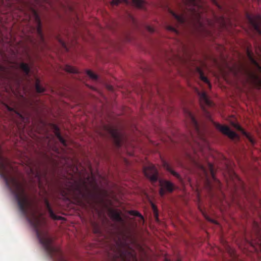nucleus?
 I'll list each match as a JSON object with an SVG mask.
<instances>
[{
  "instance_id": "nucleus-1",
  "label": "nucleus",
  "mask_w": 261,
  "mask_h": 261,
  "mask_svg": "<svg viewBox=\"0 0 261 261\" xmlns=\"http://www.w3.org/2000/svg\"><path fill=\"white\" fill-rule=\"evenodd\" d=\"M88 190L87 182L85 179H72L66 186V189L62 191V194L65 198L71 196L77 200H81L85 198L86 191Z\"/></svg>"
},
{
  "instance_id": "nucleus-2",
  "label": "nucleus",
  "mask_w": 261,
  "mask_h": 261,
  "mask_svg": "<svg viewBox=\"0 0 261 261\" xmlns=\"http://www.w3.org/2000/svg\"><path fill=\"white\" fill-rule=\"evenodd\" d=\"M110 261H137L135 251L125 241H118L114 249Z\"/></svg>"
},
{
  "instance_id": "nucleus-3",
  "label": "nucleus",
  "mask_w": 261,
  "mask_h": 261,
  "mask_svg": "<svg viewBox=\"0 0 261 261\" xmlns=\"http://www.w3.org/2000/svg\"><path fill=\"white\" fill-rule=\"evenodd\" d=\"M193 151L194 152L195 155L193 156L190 155L189 156V158L193 162V163L203 173L204 176L205 177L204 182L205 187L207 190L210 192H211L213 189V185L210 180L208 179L207 170L206 169L204 165L201 163L199 159V155L197 153L194 148Z\"/></svg>"
},
{
  "instance_id": "nucleus-4",
  "label": "nucleus",
  "mask_w": 261,
  "mask_h": 261,
  "mask_svg": "<svg viewBox=\"0 0 261 261\" xmlns=\"http://www.w3.org/2000/svg\"><path fill=\"white\" fill-rule=\"evenodd\" d=\"M169 12L172 15L176 22L174 25H168L166 27V29L170 31L173 32L176 34H178V32L176 29V27H177L179 25L183 24L186 20V18L184 14L180 13L178 12H174L171 9H169Z\"/></svg>"
},
{
  "instance_id": "nucleus-5",
  "label": "nucleus",
  "mask_w": 261,
  "mask_h": 261,
  "mask_svg": "<svg viewBox=\"0 0 261 261\" xmlns=\"http://www.w3.org/2000/svg\"><path fill=\"white\" fill-rule=\"evenodd\" d=\"M184 113L187 118L189 119V121H190V123L192 127H193L195 132V133L196 134L197 136L200 138H202V133L201 132V130L200 129L198 123L196 120V118H195L194 115L191 111L187 109L184 110Z\"/></svg>"
},
{
  "instance_id": "nucleus-6",
  "label": "nucleus",
  "mask_w": 261,
  "mask_h": 261,
  "mask_svg": "<svg viewBox=\"0 0 261 261\" xmlns=\"http://www.w3.org/2000/svg\"><path fill=\"white\" fill-rule=\"evenodd\" d=\"M160 195L163 197L167 192L171 193L174 189V185L170 181L161 179L159 180Z\"/></svg>"
},
{
  "instance_id": "nucleus-7",
  "label": "nucleus",
  "mask_w": 261,
  "mask_h": 261,
  "mask_svg": "<svg viewBox=\"0 0 261 261\" xmlns=\"http://www.w3.org/2000/svg\"><path fill=\"white\" fill-rule=\"evenodd\" d=\"M145 175L152 182H155L158 180V172L153 165H150L144 169Z\"/></svg>"
},
{
  "instance_id": "nucleus-8",
  "label": "nucleus",
  "mask_w": 261,
  "mask_h": 261,
  "mask_svg": "<svg viewBox=\"0 0 261 261\" xmlns=\"http://www.w3.org/2000/svg\"><path fill=\"white\" fill-rule=\"evenodd\" d=\"M214 125L217 129H219L224 135L227 136L230 139H239L238 135L234 132L232 131L228 126L222 125L217 122H214Z\"/></svg>"
},
{
  "instance_id": "nucleus-9",
  "label": "nucleus",
  "mask_w": 261,
  "mask_h": 261,
  "mask_svg": "<svg viewBox=\"0 0 261 261\" xmlns=\"http://www.w3.org/2000/svg\"><path fill=\"white\" fill-rule=\"evenodd\" d=\"M108 131L113 139L115 145L119 147L121 145V135L120 132L116 128L112 127L108 128Z\"/></svg>"
},
{
  "instance_id": "nucleus-10",
  "label": "nucleus",
  "mask_w": 261,
  "mask_h": 261,
  "mask_svg": "<svg viewBox=\"0 0 261 261\" xmlns=\"http://www.w3.org/2000/svg\"><path fill=\"white\" fill-rule=\"evenodd\" d=\"M248 76L251 84L257 88H261V79L256 73L253 72L247 71Z\"/></svg>"
},
{
  "instance_id": "nucleus-11",
  "label": "nucleus",
  "mask_w": 261,
  "mask_h": 261,
  "mask_svg": "<svg viewBox=\"0 0 261 261\" xmlns=\"http://www.w3.org/2000/svg\"><path fill=\"white\" fill-rule=\"evenodd\" d=\"M249 20L256 31L261 34V17L259 16L250 17Z\"/></svg>"
},
{
  "instance_id": "nucleus-12",
  "label": "nucleus",
  "mask_w": 261,
  "mask_h": 261,
  "mask_svg": "<svg viewBox=\"0 0 261 261\" xmlns=\"http://www.w3.org/2000/svg\"><path fill=\"white\" fill-rule=\"evenodd\" d=\"M44 204L50 218L55 220H62L63 219L62 217L57 216L54 213L48 199L46 198L44 199Z\"/></svg>"
},
{
  "instance_id": "nucleus-13",
  "label": "nucleus",
  "mask_w": 261,
  "mask_h": 261,
  "mask_svg": "<svg viewBox=\"0 0 261 261\" xmlns=\"http://www.w3.org/2000/svg\"><path fill=\"white\" fill-rule=\"evenodd\" d=\"M33 14H34V17L35 19V21L37 23V33L38 36H39V37L40 38V39L41 40H43V33L42 32V30H41L40 20L38 15H37L35 11H33Z\"/></svg>"
},
{
  "instance_id": "nucleus-14",
  "label": "nucleus",
  "mask_w": 261,
  "mask_h": 261,
  "mask_svg": "<svg viewBox=\"0 0 261 261\" xmlns=\"http://www.w3.org/2000/svg\"><path fill=\"white\" fill-rule=\"evenodd\" d=\"M235 127L239 130L242 132V133L247 138L248 141L250 142L252 146H253L255 143V140L251 137V136L246 132L243 128L239 125L236 124Z\"/></svg>"
},
{
  "instance_id": "nucleus-15",
  "label": "nucleus",
  "mask_w": 261,
  "mask_h": 261,
  "mask_svg": "<svg viewBox=\"0 0 261 261\" xmlns=\"http://www.w3.org/2000/svg\"><path fill=\"white\" fill-rule=\"evenodd\" d=\"M163 167L164 168L167 170L168 171H169L170 173H171L173 176L176 177L177 179H178L179 180H181V178L178 173L173 171L171 167H170V165L166 162H163Z\"/></svg>"
},
{
  "instance_id": "nucleus-16",
  "label": "nucleus",
  "mask_w": 261,
  "mask_h": 261,
  "mask_svg": "<svg viewBox=\"0 0 261 261\" xmlns=\"http://www.w3.org/2000/svg\"><path fill=\"white\" fill-rule=\"evenodd\" d=\"M55 134L61 143L64 146L66 147L67 146V142L65 139H64L61 135L60 132L59 128L57 126H55Z\"/></svg>"
},
{
  "instance_id": "nucleus-17",
  "label": "nucleus",
  "mask_w": 261,
  "mask_h": 261,
  "mask_svg": "<svg viewBox=\"0 0 261 261\" xmlns=\"http://www.w3.org/2000/svg\"><path fill=\"white\" fill-rule=\"evenodd\" d=\"M252 50H246L247 51V55L248 56L249 58L250 59L251 62L256 67V68L258 69V70L261 72V66L258 64V63L255 61V60L254 59L253 55V53L252 52Z\"/></svg>"
},
{
  "instance_id": "nucleus-18",
  "label": "nucleus",
  "mask_w": 261,
  "mask_h": 261,
  "mask_svg": "<svg viewBox=\"0 0 261 261\" xmlns=\"http://www.w3.org/2000/svg\"><path fill=\"white\" fill-rule=\"evenodd\" d=\"M198 95L199 96L200 100L201 102L204 103L206 105H208V106L211 105V101L208 99V97L205 92H198Z\"/></svg>"
},
{
  "instance_id": "nucleus-19",
  "label": "nucleus",
  "mask_w": 261,
  "mask_h": 261,
  "mask_svg": "<svg viewBox=\"0 0 261 261\" xmlns=\"http://www.w3.org/2000/svg\"><path fill=\"white\" fill-rule=\"evenodd\" d=\"M19 67L26 75H29L30 72V67L28 64L22 62L20 64Z\"/></svg>"
},
{
  "instance_id": "nucleus-20",
  "label": "nucleus",
  "mask_w": 261,
  "mask_h": 261,
  "mask_svg": "<svg viewBox=\"0 0 261 261\" xmlns=\"http://www.w3.org/2000/svg\"><path fill=\"white\" fill-rule=\"evenodd\" d=\"M35 88L37 93H43L45 91V89L40 84V81L38 78L36 79Z\"/></svg>"
},
{
  "instance_id": "nucleus-21",
  "label": "nucleus",
  "mask_w": 261,
  "mask_h": 261,
  "mask_svg": "<svg viewBox=\"0 0 261 261\" xmlns=\"http://www.w3.org/2000/svg\"><path fill=\"white\" fill-rule=\"evenodd\" d=\"M207 167H208V169L210 171V173L212 176V178L213 179V180L216 181V182H218V184H220V182L219 181H218L215 177V172H214V165L210 163V162H208L207 163Z\"/></svg>"
},
{
  "instance_id": "nucleus-22",
  "label": "nucleus",
  "mask_w": 261,
  "mask_h": 261,
  "mask_svg": "<svg viewBox=\"0 0 261 261\" xmlns=\"http://www.w3.org/2000/svg\"><path fill=\"white\" fill-rule=\"evenodd\" d=\"M134 6L138 8H143L146 4L144 0H132Z\"/></svg>"
},
{
  "instance_id": "nucleus-23",
  "label": "nucleus",
  "mask_w": 261,
  "mask_h": 261,
  "mask_svg": "<svg viewBox=\"0 0 261 261\" xmlns=\"http://www.w3.org/2000/svg\"><path fill=\"white\" fill-rule=\"evenodd\" d=\"M185 3L186 4H188L189 5H193V8H192V11L194 12V13L196 12L197 10L199 9V7L197 6V0H185Z\"/></svg>"
},
{
  "instance_id": "nucleus-24",
  "label": "nucleus",
  "mask_w": 261,
  "mask_h": 261,
  "mask_svg": "<svg viewBox=\"0 0 261 261\" xmlns=\"http://www.w3.org/2000/svg\"><path fill=\"white\" fill-rule=\"evenodd\" d=\"M3 106L6 108V109L10 113H14L16 115L19 117L21 119L23 120L24 117L19 113L17 112L13 108H12L5 103H2Z\"/></svg>"
},
{
  "instance_id": "nucleus-25",
  "label": "nucleus",
  "mask_w": 261,
  "mask_h": 261,
  "mask_svg": "<svg viewBox=\"0 0 261 261\" xmlns=\"http://www.w3.org/2000/svg\"><path fill=\"white\" fill-rule=\"evenodd\" d=\"M195 28L199 32H203L205 30V27L202 21L198 19V21L194 24Z\"/></svg>"
},
{
  "instance_id": "nucleus-26",
  "label": "nucleus",
  "mask_w": 261,
  "mask_h": 261,
  "mask_svg": "<svg viewBox=\"0 0 261 261\" xmlns=\"http://www.w3.org/2000/svg\"><path fill=\"white\" fill-rule=\"evenodd\" d=\"M197 71L199 74L200 80L205 83L209 84V81L207 78L204 75L202 70L200 68H197Z\"/></svg>"
},
{
  "instance_id": "nucleus-27",
  "label": "nucleus",
  "mask_w": 261,
  "mask_h": 261,
  "mask_svg": "<svg viewBox=\"0 0 261 261\" xmlns=\"http://www.w3.org/2000/svg\"><path fill=\"white\" fill-rule=\"evenodd\" d=\"M65 70L71 73H75L77 72V70L76 68L68 65L65 66Z\"/></svg>"
},
{
  "instance_id": "nucleus-28",
  "label": "nucleus",
  "mask_w": 261,
  "mask_h": 261,
  "mask_svg": "<svg viewBox=\"0 0 261 261\" xmlns=\"http://www.w3.org/2000/svg\"><path fill=\"white\" fill-rule=\"evenodd\" d=\"M129 214L132 216H137L141 218L142 220H143L144 218L142 215L138 211L131 210L129 211Z\"/></svg>"
},
{
  "instance_id": "nucleus-29",
  "label": "nucleus",
  "mask_w": 261,
  "mask_h": 261,
  "mask_svg": "<svg viewBox=\"0 0 261 261\" xmlns=\"http://www.w3.org/2000/svg\"><path fill=\"white\" fill-rule=\"evenodd\" d=\"M87 74L91 79L94 80H97L98 79V76L91 70H87Z\"/></svg>"
},
{
  "instance_id": "nucleus-30",
  "label": "nucleus",
  "mask_w": 261,
  "mask_h": 261,
  "mask_svg": "<svg viewBox=\"0 0 261 261\" xmlns=\"http://www.w3.org/2000/svg\"><path fill=\"white\" fill-rule=\"evenodd\" d=\"M145 29L150 33H153L155 32L154 28L151 25H146Z\"/></svg>"
},
{
  "instance_id": "nucleus-31",
  "label": "nucleus",
  "mask_w": 261,
  "mask_h": 261,
  "mask_svg": "<svg viewBox=\"0 0 261 261\" xmlns=\"http://www.w3.org/2000/svg\"><path fill=\"white\" fill-rule=\"evenodd\" d=\"M122 2L127 3V0H112L111 4L113 5H118Z\"/></svg>"
},
{
  "instance_id": "nucleus-32",
  "label": "nucleus",
  "mask_w": 261,
  "mask_h": 261,
  "mask_svg": "<svg viewBox=\"0 0 261 261\" xmlns=\"http://www.w3.org/2000/svg\"><path fill=\"white\" fill-rule=\"evenodd\" d=\"M113 216H114V219L117 221H121L122 220V218H121L120 215L118 213L114 212Z\"/></svg>"
},
{
  "instance_id": "nucleus-33",
  "label": "nucleus",
  "mask_w": 261,
  "mask_h": 261,
  "mask_svg": "<svg viewBox=\"0 0 261 261\" xmlns=\"http://www.w3.org/2000/svg\"><path fill=\"white\" fill-rule=\"evenodd\" d=\"M58 39L59 41L60 42H61V43L62 44L63 47H66V48L70 47V46L66 45H65V41L64 40L63 37H59Z\"/></svg>"
},
{
  "instance_id": "nucleus-34",
  "label": "nucleus",
  "mask_w": 261,
  "mask_h": 261,
  "mask_svg": "<svg viewBox=\"0 0 261 261\" xmlns=\"http://www.w3.org/2000/svg\"><path fill=\"white\" fill-rule=\"evenodd\" d=\"M36 177L39 182V185H41V175L39 172L37 171L36 173Z\"/></svg>"
},
{
  "instance_id": "nucleus-35",
  "label": "nucleus",
  "mask_w": 261,
  "mask_h": 261,
  "mask_svg": "<svg viewBox=\"0 0 261 261\" xmlns=\"http://www.w3.org/2000/svg\"><path fill=\"white\" fill-rule=\"evenodd\" d=\"M152 208L153 209L154 213V214H155V215L156 216V217L158 218V212H157L156 207V206L153 204H152Z\"/></svg>"
},
{
  "instance_id": "nucleus-36",
  "label": "nucleus",
  "mask_w": 261,
  "mask_h": 261,
  "mask_svg": "<svg viewBox=\"0 0 261 261\" xmlns=\"http://www.w3.org/2000/svg\"><path fill=\"white\" fill-rule=\"evenodd\" d=\"M4 67L0 64V77L1 76L2 73L3 71H4Z\"/></svg>"
},
{
  "instance_id": "nucleus-37",
  "label": "nucleus",
  "mask_w": 261,
  "mask_h": 261,
  "mask_svg": "<svg viewBox=\"0 0 261 261\" xmlns=\"http://www.w3.org/2000/svg\"><path fill=\"white\" fill-rule=\"evenodd\" d=\"M191 138H192V139L194 140V135L192 133H191Z\"/></svg>"
},
{
  "instance_id": "nucleus-38",
  "label": "nucleus",
  "mask_w": 261,
  "mask_h": 261,
  "mask_svg": "<svg viewBox=\"0 0 261 261\" xmlns=\"http://www.w3.org/2000/svg\"><path fill=\"white\" fill-rule=\"evenodd\" d=\"M212 1L214 3H215V4H216V5H217V3H216V1H215V0H212Z\"/></svg>"
},
{
  "instance_id": "nucleus-39",
  "label": "nucleus",
  "mask_w": 261,
  "mask_h": 261,
  "mask_svg": "<svg viewBox=\"0 0 261 261\" xmlns=\"http://www.w3.org/2000/svg\"><path fill=\"white\" fill-rule=\"evenodd\" d=\"M207 117L210 118V115L208 113H207Z\"/></svg>"
},
{
  "instance_id": "nucleus-40",
  "label": "nucleus",
  "mask_w": 261,
  "mask_h": 261,
  "mask_svg": "<svg viewBox=\"0 0 261 261\" xmlns=\"http://www.w3.org/2000/svg\"><path fill=\"white\" fill-rule=\"evenodd\" d=\"M2 40V38H1V32H0V41H1Z\"/></svg>"
},
{
  "instance_id": "nucleus-41",
  "label": "nucleus",
  "mask_w": 261,
  "mask_h": 261,
  "mask_svg": "<svg viewBox=\"0 0 261 261\" xmlns=\"http://www.w3.org/2000/svg\"><path fill=\"white\" fill-rule=\"evenodd\" d=\"M75 170H76V171H77V170H78V169L76 167L75 168Z\"/></svg>"
},
{
  "instance_id": "nucleus-42",
  "label": "nucleus",
  "mask_w": 261,
  "mask_h": 261,
  "mask_svg": "<svg viewBox=\"0 0 261 261\" xmlns=\"http://www.w3.org/2000/svg\"><path fill=\"white\" fill-rule=\"evenodd\" d=\"M187 141H188L189 143H191L190 142V141H189V139H187Z\"/></svg>"
},
{
  "instance_id": "nucleus-43",
  "label": "nucleus",
  "mask_w": 261,
  "mask_h": 261,
  "mask_svg": "<svg viewBox=\"0 0 261 261\" xmlns=\"http://www.w3.org/2000/svg\"><path fill=\"white\" fill-rule=\"evenodd\" d=\"M200 12V11L198 10V13L199 14Z\"/></svg>"
},
{
  "instance_id": "nucleus-44",
  "label": "nucleus",
  "mask_w": 261,
  "mask_h": 261,
  "mask_svg": "<svg viewBox=\"0 0 261 261\" xmlns=\"http://www.w3.org/2000/svg\"><path fill=\"white\" fill-rule=\"evenodd\" d=\"M13 121H14L15 123H16V122H15V120H13Z\"/></svg>"
},
{
  "instance_id": "nucleus-45",
  "label": "nucleus",
  "mask_w": 261,
  "mask_h": 261,
  "mask_svg": "<svg viewBox=\"0 0 261 261\" xmlns=\"http://www.w3.org/2000/svg\"><path fill=\"white\" fill-rule=\"evenodd\" d=\"M3 50H1V49H0V51H3Z\"/></svg>"
},
{
  "instance_id": "nucleus-46",
  "label": "nucleus",
  "mask_w": 261,
  "mask_h": 261,
  "mask_svg": "<svg viewBox=\"0 0 261 261\" xmlns=\"http://www.w3.org/2000/svg\"><path fill=\"white\" fill-rule=\"evenodd\" d=\"M178 261H180V260H178Z\"/></svg>"
}]
</instances>
